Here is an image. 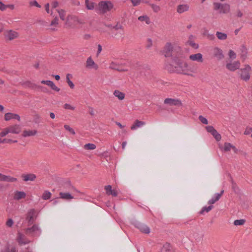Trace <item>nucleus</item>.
Masks as SVG:
<instances>
[{
  "instance_id": "41",
  "label": "nucleus",
  "mask_w": 252,
  "mask_h": 252,
  "mask_svg": "<svg viewBox=\"0 0 252 252\" xmlns=\"http://www.w3.org/2000/svg\"><path fill=\"white\" fill-rule=\"evenodd\" d=\"M213 208V206L210 205L208 207H204L200 212V214H202L204 212H208Z\"/></svg>"
},
{
  "instance_id": "30",
  "label": "nucleus",
  "mask_w": 252,
  "mask_h": 252,
  "mask_svg": "<svg viewBox=\"0 0 252 252\" xmlns=\"http://www.w3.org/2000/svg\"><path fill=\"white\" fill-rule=\"evenodd\" d=\"M63 189L67 190H71L74 189L73 187L71 185L69 181L65 182L63 186Z\"/></svg>"
},
{
  "instance_id": "46",
  "label": "nucleus",
  "mask_w": 252,
  "mask_h": 252,
  "mask_svg": "<svg viewBox=\"0 0 252 252\" xmlns=\"http://www.w3.org/2000/svg\"><path fill=\"white\" fill-rule=\"evenodd\" d=\"M206 129L208 132H210L211 134L215 130H216L213 126H206Z\"/></svg>"
},
{
  "instance_id": "63",
  "label": "nucleus",
  "mask_w": 252,
  "mask_h": 252,
  "mask_svg": "<svg viewBox=\"0 0 252 252\" xmlns=\"http://www.w3.org/2000/svg\"><path fill=\"white\" fill-rule=\"evenodd\" d=\"M189 45L192 47L193 48H195V49H197L198 48V44H196V43H195L194 42H192V41H190V43H189Z\"/></svg>"
},
{
  "instance_id": "3",
  "label": "nucleus",
  "mask_w": 252,
  "mask_h": 252,
  "mask_svg": "<svg viewBox=\"0 0 252 252\" xmlns=\"http://www.w3.org/2000/svg\"><path fill=\"white\" fill-rule=\"evenodd\" d=\"M98 10L102 14L110 11L113 7V4L110 1H101L98 3Z\"/></svg>"
},
{
  "instance_id": "49",
  "label": "nucleus",
  "mask_w": 252,
  "mask_h": 252,
  "mask_svg": "<svg viewBox=\"0 0 252 252\" xmlns=\"http://www.w3.org/2000/svg\"><path fill=\"white\" fill-rule=\"evenodd\" d=\"M223 192H224V190H221L220 193H216L215 194V197L214 198H215V200L217 201H218L220 199L221 195L223 194Z\"/></svg>"
},
{
  "instance_id": "7",
  "label": "nucleus",
  "mask_w": 252,
  "mask_h": 252,
  "mask_svg": "<svg viewBox=\"0 0 252 252\" xmlns=\"http://www.w3.org/2000/svg\"><path fill=\"white\" fill-rule=\"evenodd\" d=\"M4 36L8 40H12L18 36V33L12 30H9L5 32Z\"/></svg>"
},
{
  "instance_id": "60",
  "label": "nucleus",
  "mask_w": 252,
  "mask_h": 252,
  "mask_svg": "<svg viewBox=\"0 0 252 252\" xmlns=\"http://www.w3.org/2000/svg\"><path fill=\"white\" fill-rule=\"evenodd\" d=\"M130 0L132 2L133 6H136V5H138L141 1V0Z\"/></svg>"
},
{
  "instance_id": "10",
  "label": "nucleus",
  "mask_w": 252,
  "mask_h": 252,
  "mask_svg": "<svg viewBox=\"0 0 252 252\" xmlns=\"http://www.w3.org/2000/svg\"><path fill=\"white\" fill-rule=\"evenodd\" d=\"M86 66L88 68H94L95 70L98 68V65L94 63L91 57L87 59Z\"/></svg>"
},
{
  "instance_id": "29",
  "label": "nucleus",
  "mask_w": 252,
  "mask_h": 252,
  "mask_svg": "<svg viewBox=\"0 0 252 252\" xmlns=\"http://www.w3.org/2000/svg\"><path fill=\"white\" fill-rule=\"evenodd\" d=\"M241 57L245 60L247 57V50L246 47L244 45H242L241 49Z\"/></svg>"
},
{
  "instance_id": "58",
  "label": "nucleus",
  "mask_w": 252,
  "mask_h": 252,
  "mask_svg": "<svg viewBox=\"0 0 252 252\" xmlns=\"http://www.w3.org/2000/svg\"><path fill=\"white\" fill-rule=\"evenodd\" d=\"M13 221L11 219H9L6 221V225L8 227H11L13 225Z\"/></svg>"
},
{
  "instance_id": "27",
  "label": "nucleus",
  "mask_w": 252,
  "mask_h": 252,
  "mask_svg": "<svg viewBox=\"0 0 252 252\" xmlns=\"http://www.w3.org/2000/svg\"><path fill=\"white\" fill-rule=\"evenodd\" d=\"M231 187L232 190L237 194L240 193V189L237 186L236 183L233 181L232 177H231Z\"/></svg>"
},
{
  "instance_id": "2",
  "label": "nucleus",
  "mask_w": 252,
  "mask_h": 252,
  "mask_svg": "<svg viewBox=\"0 0 252 252\" xmlns=\"http://www.w3.org/2000/svg\"><path fill=\"white\" fill-rule=\"evenodd\" d=\"M164 52L166 57H172L174 58L182 55V50L180 47L178 46H173L170 42L166 43Z\"/></svg>"
},
{
  "instance_id": "9",
  "label": "nucleus",
  "mask_w": 252,
  "mask_h": 252,
  "mask_svg": "<svg viewBox=\"0 0 252 252\" xmlns=\"http://www.w3.org/2000/svg\"><path fill=\"white\" fill-rule=\"evenodd\" d=\"M9 133L18 134L21 131V126L19 125L10 126L7 127Z\"/></svg>"
},
{
  "instance_id": "50",
  "label": "nucleus",
  "mask_w": 252,
  "mask_h": 252,
  "mask_svg": "<svg viewBox=\"0 0 252 252\" xmlns=\"http://www.w3.org/2000/svg\"><path fill=\"white\" fill-rule=\"evenodd\" d=\"M221 4L222 3H219V2H214V10H218L219 9H220V7L221 6Z\"/></svg>"
},
{
  "instance_id": "19",
  "label": "nucleus",
  "mask_w": 252,
  "mask_h": 252,
  "mask_svg": "<svg viewBox=\"0 0 252 252\" xmlns=\"http://www.w3.org/2000/svg\"><path fill=\"white\" fill-rule=\"evenodd\" d=\"M110 68L118 70L119 71H126L127 70L126 69L122 68L120 65L114 62H112L109 66Z\"/></svg>"
},
{
  "instance_id": "36",
  "label": "nucleus",
  "mask_w": 252,
  "mask_h": 252,
  "mask_svg": "<svg viewBox=\"0 0 252 252\" xmlns=\"http://www.w3.org/2000/svg\"><path fill=\"white\" fill-rule=\"evenodd\" d=\"M51 193L47 190L44 192L42 194V198L44 200H48L51 198Z\"/></svg>"
},
{
  "instance_id": "15",
  "label": "nucleus",
  "mask_w": 252,
  "mask_h": 252,
  "mask_svg": "<svg viewBox=\"0 0 252 252\" xmlns=\"http://www.w3.org/2000/svg\"><path fill=\"white\" fill-rule=\"evenodd\" d=\"M136 226L142 232L146 234L150 233V228L146 225L138 222L136 224Z\"/></svg>"
},
{
  "instance_id": "14",
  "label": "nucleus",
  "mask_w": 252,
  "mask_h": 252,
  "mask_svg": "<svg viewBox=\"0 0 252 252\" xmlns=\"http://www.w3.org/2000/svg\"><path fill=\"white\" fill-rule=\"evenodd\" d=\"M22 178L23 180L25 181H33L36 178V176L32 173L27 174H23L22 175Z\"/></svg>"
},
{
  "instance_id": "37",
  "label": "nucleus",
  "mask_w": 252,
  "mask_h": 252,
  "mask_svg": "<svg viewBox=\"0 0 252 252\" xmlns=\"http://www.w3.org/2000/svg\"><path fill=\"white\" fill-rule=\"evenodd\" d=\"M84 148L86 150H94L96 148V146L94 144L88 143L84 146Z\"/></svg>"
},
{
  "instance_id": "28",
  "label": "nucleus",
  "mask_w": 252,
  "mask_h": 252,
  "mask_svg": "<svg viewBox=\"0 0 252 252\" xmlns=\"http://www.w3.org/2000/svg\"><path fill=\"white\" fill-rule=\"evenodd\" d=\"M162 251L164 252H175L172 246L169 243H166L163 245Z\"/></svg>"
},
{
  "instance_id": "16",
  "label": "nucleus",
  "mask_w": 252,
  "mask_h": 252,
  "mask_svg": "<svg viewBox=\"0 0 252 252\" xmlns=\"http://www.w3.org/2000/svg\"><path fill=\"white\" fill-rule=\"evenodd\" d=\"M11 119H15L18 121H20V116L16 114H13L11 113H7L4 115V120L6 121L10 120Z\"/></svg>"
},
{
  "instance_id": "5",
  "label": "nucleus",
  "mask_w": 252,
  "mask_h": 252,
  "mask_svg": "<svg viewBox=\"0 0 252 252\" xmlns=\"http://www.w3.org/2000/svg\"><path fill=\"white\" fill-rule=\"evenodd\" d=\"M37 216V212L34 209L30 210L26 216V220L28 222V225H32L33 223Z\"/></svg>"
},
{
  "instance_id": "24",
  "label": "nucleus",
  "mask_w": 252,
  "mask_h": 252,
  "mask_svg": "<svg viewBox=\"0 0 252 252\" xmlns=\"http://www.w3.org/2000/svg\"><path fill=\"white\" fill-rule=\"evenodd\" d=\"M113 94L115 95V96L117 97L119 99L121 100H123L125 97V94L119 90H115L113 93Z\"/></svg>"
},
{
  "instance_id": "33",
  "label": "nucleus",
  "mask_w": 252,
  "mask_h": 252,
  "mask_svg": "<svg viewBox=\"0 0 252 252\" xmlns=\"http://www.w3.org/2000/svg\"><path fill=\"white\" fill-rule=\"evenodd\" d=\"M216 36L218 39L220 40H225L227 38V35L226 33L221 32H216Z\"/></svg>"
},
{
  "instance_id": "52",
  "label": "nucleus",
  "mask_w": 252,
  "mask_h": 252,
  "mask_svg": "<svg viewBox=\"0 0 252 252\" xmlns=\"http://www.w3.org/2000/svg\"><path fill=\"white\" fill-rule=\"evenodd\" d=\"M229 56L230 58L235 59L236 58V54L233 51L230 50L229 52Z\"/></svg>"
},
{
  "instance_id": "25",
  "label": "nucleus",
  "mask_w": 252,
  "mask_h": 252,
  "mask_svg": "<svg viewBox=\"0 0 252 252\" xmlns=\"http://www.w3.org/2000/svg\"><path fill=\"white\" fill-rule=\"evenodd\" d=\"M86 7L88 10H93L94 8L95 3L89 0H85Z\"/></svg>"
},
{
  "instance_id": "61",
  "label": "nucleus",
  "mask_w": 252,
  "mask_h": 252,
  "mask_svg": "<svg viewBox=\"0 0 252 252\" xmlns=\"http://www.w3.org/2000/svg\"><path fill=\"white\" fill-rule=\"evenodd\" d=\"M18 242L19 243L21 244H25L26 243L25 242H24L22 240V235L19 234V235L18 236Z\"/></svg>"
},
{
  "instance_id": "12",
  "label": "nucleus",
  "mask_w": 252,
  "mask_h": 252,
  "mask_svg": "<svg viewBox=\"0 0 252 252\" xmlns=\"http://www.w3.org/2000/svg\"><path fill=\"white\" fill-rule=\"evenodd\" d=\"M189 59L191 61H196L199 63H202L203 61V56L201 53L190 55L189 57Z\"/></svg>"
},
{
  "instance_id": "32",
  "label": "nucleus",
  "mask_w": 252,
  "mask_h": 252,
  "mask_svg": "<svg viewBox=\"0 0 252 252\" xmlns=\"http://www.w3.org/2000/svg\"><path fill=\"white\" fill-rule=\"evenodd\" d=\"M17 179L15 178L11 177L9 176H6L3 175V181L7 182H15L17 181Z\"/></svg>"
},
{
  "instance_id": "11",
  "label": "nucleus",
  "mask_w": 252,
  "mask_h": 252,
  "mask_svg": "<svg viewBox=\"0 0 252 252\" xmlns=\"http://www.w3.org/2000/svg\"><path fill=\"white\" fill-rule=\"evenodd\" d=\"M240 63L239 61L234 62L233 63H228L226 64V68L230 71H235L240 67Z\"/></svg>"
},
{
  "instance_id": "20",
  "label": "nucleus",
  "mask_w": 252,
  "mask_h": 252,
  "mask_svg": "<svg viewBox=\"0 0 252 252\" xmlns=\"http://www.w3.org/2000/svg\"><path fill=\"white\" fill-rule=\"evenodd\" d=\"M145 125V123L143 121H139L138 120H136L134 123V124L132 125V126H131L130 128L131 130H134L136 129L138 127H140L144 125Z\"/></svg>"
},
{
  "instance_id": "42",
  "label": "nucleus",
  "mask_w": 252,
  "mask_h": 252,
  "mask_svg": "<svg viewBox=\"0 0 252 252\" xmlns=\"http://www.w3.org/2000/svg\"><path fill=\"white\" fill-rule=\"evenodd\" d=\"M11 142H13V143H17V140L13 141L10 139L4 138V139H1V138H0V143H9Z\"/></svg>"
},
{
  "instance_id": "21",
  "label": "nucleus",
  "mask_w": 252,
  "mask_h": 252,
  "mask_svg": "<svg viewBox=\"0 0 252 252\" xmlns=\"http://www.w3.org/2000/svg\"><path fill=\"white\" fill-rule=\"evenodd\" d=\"M37 131L36 130H25L23 131L22 136L23 137H28L35 135L37 133Z\"/></svg>"
},
{
  "instance_id": "13",
  "label": "nucleus",
  "mask_w": 252,
  "mask_h": 252,
  "mask_svg": "<svg viewBox=\"0 0 252 252\" xmlns=\"http://www.w3.org/2000/svg\"><path fill=\"white\" fill-rule=\"evenodd\" d=\"M39 230V228H38V226L36 224H34L32 227L28 228L26 229L25 230V233L27 235H30L33 236L34 233Z\"/></svg>"
},
{
  "instance_id": "34",
  "label": "nucleus",
  "mask_w": 252,
  "mask_h": 252,
  "mask_svg": "<svg viewBox=\"0 0 252 252\" xmlns=\"http://www.w3.org/2000/svg\"><path fill=\"white\" fill-rule=\"evenodd\" d=\"M72 75L70 74H67L66 76V82L67 83L68 86L70 87L71 89H73L74 88V85L72 81L70 80V77H71Z\"/></svg>"
},
{
  "instance_id": "62",
  "label": "nucleus",
  "mask_w": 252,
  "mask_h": 252,
  "mask_svg": "<svg viewBox=\"0 0 252 252\" xmlns=\"http://www.w3.org/2000/svg\"><path fill=\"white\" fill-rule=\"evenodd\" d=\"M113 28L118 30L119 29H123V27L121 25L117 24L116 26L113 27Z\"/></svg>"
},
{
  "instance_id": "56",
  "label": "nucleus",
  "mask_w": 252,
  "mask_h": 252,
  "mask_svg": "<svg viewBox=\"0 0 252 252\" xmlns=\"http://www.w3.org/2000/svg\"><path fill=\"white\" fill-rule=\"evenodd\" d=\"M252 132V128L250 127H247L244 132L245 135H248Z\"/></svg>"
},
{
  "instance_id": "39",
  "label": "nucleus",
  "mask_w": 252,
  "mask_h": 252,
  "mask_svg": "<svg viewBox=\"0 0 252 252\" xmlns=\"http://www.w3.org/2000/svg\"><path fill=\"white\" fill-rule=\"evenodd\" d=\"M246 222V220L244 219L236 220L234 221V224L236 226L237 225H243Z\"/></svg>"
},
{
  "instance_id": "17",
  "label": "nucleus",
  "mask_w": 252,
  "mask_h": 252,
  "mask_svg": "<svg viewBox=\"0 0 252 252\" xmlns=\"http://www.w3.org/2000/svg\"><path fill=\"white\" fill-rule=\"evenodd\" d=\"M60 198L65 200H70L74 198L73 196L71 195L69 192H60L59 193Z\"/></svg>"
},
{
  "instance_id": "18",
  "label": "nucleus",
  "mask_w": 252,
  "mask_h": 252,
  "mask_svg": "<svg viewBox=\"0 0 252 252\" xmlns=\"http://www.w3.org/2000/svg\"><path fill=\"white\" fill-rule=\"evenodd\" d=\"M26 194L25 192L16 191L14 193L13 198L15 200H19L22 198H25L26 197Z\"/></svg>"
},
{
  "instance_id": "45",
  "label": "nucleus",
  "mask_w": 252,
  "mask_h": 252,
  "mask_svg": "<svg viewBox=\"0 0 252 252\" xmlns=\"http://www.w3.org/2000/svg\"><path fill=\"white\" fill-rule=\"evenodd\" d=\"M64 127L66 130L70 132L71 134H72L73 135H74L75 134V132L74 130H73V129H72L71 127H70L68 125H65L64 126Z\"/></svg>"
},
{
  "instance_id": "48",
  "label": "nucleus",
  "mask_w": 252,
  "mask_h": 252,
  "mask_svg": "<svg viewBox=\"0 0 252 252\" xmlns=\"http://www.w3.org/2000/svg\"><path fill=\"white\" fill-rule=\"evenodd\" d=\"M9 130L8 129V128L6 127L5 128H4L2 131H1L0 133V136L1 137H4L5 136L6 134H7L8 133H9Z\"/></svg>"
},
{
  "instance_id": "54",
  "label": "nucleus",
  "mask_w": 252,
  "mask_h": 252,
  "mask_svg": "<svg viewBox=\"0 0 252 252\" xmlns=\"http://www.w3.org/2000/svg\"><path fill=\"white\" fill-rule=\"evenodd\" d=\"M105 189L106 191V193L108 195L109 193L112 191V187L110 185H108L105 187Z\"/></svg>"
},
{
  "instance_id": "40",
  "label": "nucleus",
  "mask_w": 252,
  "mask_h": 252,
  "mask_svg": "<svg viewBox=\"0 0 252 252\" xmlns=\"http://www.w3.org/2000/svg\"><path fill=\"white\" fill-rule=\"evenodd\" d=\"M41 83L43 84L47 85V86H49L51 89L55 84L53 81L50 80H42L41 81Z\"/></svg>"
},
{
  "instance_id": "44",
  "label": "nucleus",
  "mask_w": 252,
  "mask_h": 252,
  "mask_svg": "<svg viewBox=\"0 0 252 252\" xmlns=\"http://www.w3.org/2000/svg\"><path fill=\"white\" fill-rule=\"evenodd\" d=\"M150 5L151 6L153 11L155 12H158L160 10V7L158 5L154 4H150Z\"/></svg>"
},
{
  "instance_id": "26",
  "label": "nucleus",
  "mask_w": 252,
  "mask_h": 252,
  "mask_svg": "<svg viewBox=\"0 0 252 252\" xmlns=\"http://www.w3.org/2000/svg\"><path fill=\"white\" fill-rule=\"evenodd\" d=\"M22 85H23L25 87H28L32 89H35L37 87V85L36 84H33L29 81L23 82L22 83Z\"/></svg>"
},
{
  "instance_id": "43",
  "label": "nucleus",
  "mask_w": 252,
  "mask_h": 252,
  "mask_svg": "<svg viewBox=\"0 0 252 252\" xmlns=\"http://www.w3.org/2000/svg\"><path fill=\"white\" fill-rule=\"evenodd\" d=\"M58 12L59 14L60 18L63 21L64 20V17H65V11L63 9H61V10H58Z\"/></svg>"
},
{
  "instance_id": "22",
  "label": "nucleus",
  "mask_w": 252,
  "mask_h": 252,
  "mask_svg": "<svg viewBox=\"0 0 252 252\" xmlns=\"http://www.w3.org/2000/svg\"><path fill=\"white\" fill-rule=\"evenodd\" d=\"M189 6L187 4L179 5L177 7V12L179 13H182L187 11L189 9Z\"/></svg>"
},
{
  "instance_id": "38",
  "label": "nucleus",
  "mask_w": 252,
  "mask_h": 252,
  "mask_svg": "<svg viewBox=\"0 0 252 252\" xmlns=\"http://www.w3.org/2000/svg\"><path fill=\"white\" fill-rule=\"evenodd\" d=\"M211 134L214 136V137L217 141L220 140L221 138V135L217 132L216 130H215V131L212 133H211Z\"/></svg>"
},
{
  "instance_id": "35",
  "label": "nucleus",
  "mask_w": 252,
  "mask_h": 252,
  "mask_svg": "<svg viewBox=\"0 0 252 252\" xmlns=\"http://www.w3.org/2000/svg\"><path fill=\"white\" fill-rule=\"evenodd\" d=\"M233 146L231 143L225 142L224 144L223 150L224 152H229L232 149Z\"/></svg>"
},
{
  "instance_id": "4",
  "label": "nucleus",
  "mask_w": 252,
  "mask_h": 252,
  "mask_svg": "<svg viewBox=\"0 0 252 252\" xmlns=\"http://www.w3.org/2000/svg\"><path fill=\"white\" fill-rule=\"evenodd\" d=\"M245 68L240 69L239 74L242 80L245 81H248L250 79V72L252 70L251 67L249 65H245Z\"/></svg>"
},
{
  "instance_id": "55",
  "label": "nucleus",
  "mask_w": 252,
  "mask_h": 252,
  "mask_svg": "<svg viewBox=\"0 0 252 252\" xmlns=\"http://www.w3.org/2000/svg\"><path fill=\"white\" fill-rule=\"evenodd\" d=\"M63 107L65 109H70V110H74L75 108L74 107L71 106L70 104H67V103H65Z\"/></svg>"
},
{
  "instance_id": "1",
  "label": "nucleus",
  "mask_w": 252,
  "mask_h": 252,
  "mask_svg": "<svg viewBox=\"0 0 252 252\" xmlns=\"http://www.w3.org/2000/svg\"><path fill=\"white\" fill-rule=\"evenodd\" d=\"M179 57L180 56H177L173 58L172 65L175 67V71L179 73L189 75L188 72L189 71V68L188 64L180 59Z\"/></svg>"
},
{
  "instance_id": "31",
  "label": "nucleus",
  "mask_w": 252,
  "mask_h": 252,
  "mask_svg": "<svg viewBox=\"0 0 252 252\" xmlns=\"http://www.w3.org/2000/svg\"><path fill=\"white\" fill-rule=\"evenodd\" d=\"M138 19L141 22L145 21L147 24H149L151 22L149 17L147 15L139 16Z\"/></svg>"
},
{
  "instance_id": "51",
  "label": "nucleus",
  "mask_w": 252,
  "mask_h": 252,
  "mask_svg": "<svg viewBox=\"0 0 252 252\" xmlns=\"http://www.w3.org/2000/svg\"><path fill=\"white\" fill-rule=\"evenodd\" d=\"M59 19L57 17H56L51 22V26H56L58 24Z\"/></svg>"
},
{
  "instance_id": "23",
  "label": "nucleus",
  "mask_w": 252,
  "mask_h": 252,
  "mask_svg": "<svg viewBox=\"0 0 252 252\" xmlns=\"http://www.w3.org/2000/svg\"><path fill=\"white\" fill-rule=\"evenodd\" d=\"M220 9V13H227L230 11V5L227 3L221 4Z\"/></svg>"
},
{
  "instance_id": "53",
  "label": "nucleus",
  "mask_w": 252,
  "mask_h": 252,
  "mask_svg": "<svg viewBox=\"0 0 252 252\" xmlns=\"http://www.w3.org/2000/svg\"><path fill=\"white\" fill-rule=\"evenodd\" d=\"M30 4L32 6L33 5V6H36L37 7H39V8L41 7V5L40 4H39L38 3L36 0H33V1H31L30 2Z\"/></svg>"
},
{
  "instance_id": "59",
  "label": "nucleus",
  "mask_w": 252,
  "mask_h": 252,
  "mask_svg": "<svg viewBox=\"0 0 252 252\" xmlns=\"http://www.w3.org/2000/svg\"><path fill=\"white\" fill-rule=\"evenodd\" d=\"M7 8L6 5L4 4L1 1H0V9L1 11H4Z\"/></svg>"
},
{
  "instance_id": "47",
  "label": "nucleus",
  "mask_w": 252,
  "mask_h": 252,
  "mask_svg": "<svg viewBox=\"0 0 252 252\" xmlns=\"http://www.w3.org/2000/svg\"><path fill=\"white\" fill-rule=\"evenodd\" d=\"M199 121L203 124L207 125L208 124L207 120L202 116H199L198 117Z\"/></svg>"
},
{
  "instance_id": "8",
  "label": "nucleus",
  "mask_w": 252,
  "mask_h": 252,
  "mask_svg": "<svg viewBox=\"0 0 252 252\" xmlns=\"http://www.w3.org/2000/svg\"><path fill=\"white\" fill-rule=\"evenodd\" d=\"M213 55L218 60H221L224 58L222 50L218 47H215L213 50Z\"/></svg>"
},
{
  "instance_id": "57",
  "label": "nucleus",
  "mask_w": 252,
  "mask_h": 252,
  "mask_svg": "<svg viewBox=\"0 0 252 252\" xmlns=\"http://www.w3.org/2000/svg\"><path fill=\"white\" fill-rule=\"evenodd\" d=\"M36 88L40 89L43 92H44V93H48V89L44 87L40 86H37Z\"/></svg>"
},
{
  "instance_id": "64",
  "label": "nucleus",
  "mask_w": 252,
  "mask_h": 252,
  "mask_svg": "<svg viewBox=\"0 0 252 252\" xmlns=\"http://www.w3.org/2000/svg\"><path fill=\"white\" fill-rule=\"evenodd\" d=\"M108 195H112L113 196H117L118 193L116 190L112 189V191L109 193Z\"/></svg>"
},
{
  "instance_id": "6",
  "label": "nucleus",
  "mask_w": 252,
  "mask_h": 252,
  "mask_svg": "<svg viewBox=\"0 0 252 252\" xmlns=\"http://www.w3.org/2000/svg\"><path fill=\"white\" fill-rule=\"evenodd\" d=\"M164 103L168 104L170 106H181L182 105V103L180 99L170 98H167L165 99L164 100Z\"/></svg>"
}]
</instances>
